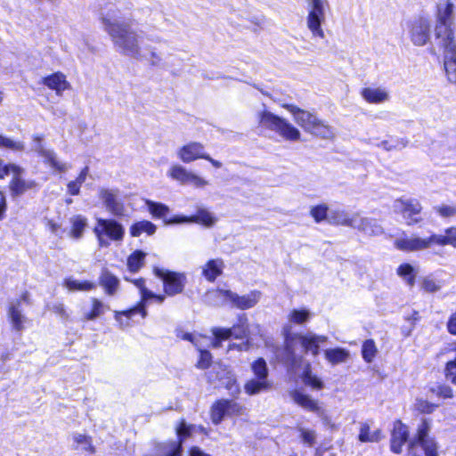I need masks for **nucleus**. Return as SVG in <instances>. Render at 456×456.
Instances as JSON below:
<instances>
[{
  "label": "nucleus",
  "mask_w": 456,
  "mask_h": 456,
  "mask_svg": "<svg viewBox=\"0 0 456 456\" xmlns=\"http://www.w3.org/2000/svg\"><path fill=\"white\" fill-rule=\"evenodd\" d=\"M433 244H436L435 240H433V234L424 239L412 236L410 238L397 239L395 241L396 248L408 252L424 250L429 248Z\"/></svg>",
  "instance_id": "obj_17"
},
{
  "label": "nucleus",
  "mask_w": 456,
  "mask_h": 456,
  "mask_svg": "<svg viewBox=\"0 0 456 456\" xmlns=\"http://www.w3.org/2000/svg\"><path fill=\"white\" fill-rule=\"evenodd\" d=\"M224 262L221 259L209 260L203 268V275L209 281H214L222 273Z\"/></svg>",
  "instance_id": "obj_33"
},
{
  "label": "nucleus",
  "mask_w": 456,
  "mask_h": 456,
  "mask_svg": "<svg viewBox=\"0 0 456 456\" xmlns=\"http://www.w3.org/2000/svg\"><path fill=\"white\" fill-rule=\"evenodd\" d=\"M382 438V434L380 429H376L373 432H370V428L368 423H361L360 430L358 435V439L362 443H375L379 442Z\"/></svg>",
  "instance_id": "obj_34"
},
{
  "label": "nucleus",
  "mask_w": 456,
  "mask_h": 456,
  "mask_svg": "<svg viewBox=\"0 0 456 456\" xmlns=\"http://www.w3.org/2000/svg\"><path fill=\"white\" fill-rule=\"evenodd\" d=\"M310 317V313L308 310L302 309V310H293L289 316V320L290 322L296 323V324H303L305 323Z\"/></svg>",
  "instance_id": "obj_54"
},
{
  "label": "nucleus",
  "mask_w": 456,
  "mask_h": 456,
  "mask_svg": "<svg viewBox=\"0 0 456 456\" xmlns=\"http://www.w3.org/2000/svg\"><path fill=\"white\" fill-rule=\"evenodd\" d=\"M414 407L420 413L429 414L435 411L437 405L424 399H417Z\"/></svg>",
  "instance_id": "obj_57"
},
{
  "label": "nucleus",
  "mask_w": 456,
  "mask_h": 456,
  "mask_svg": "<svg viewBox=\"0 0 456 456\" xmlns=\"http://www.w3.org/2000/svg\"><path fill=\"white\" fill-rule=\"evenodd\" d=\"M137 314H141L142 317L145 318L147 311L142 306L136 305L126 311H115V320L119 323L121 329H125L130 326V319Z\"/></svg>",
  "instance_id": "obj_27"
},
{
  "label": "nucleus",
  "mask_w": 456,
  "mask_h": 456,
  "mask_svg": "<svg viewBox=\"0 0 456 456\" xmlns=\"http://www.w3.org/2000/svg\"><path fill=\"white\" fill-rule=\"evenodd\" d=\"M446 327L450 334L456 336V311L449 317Z\"/></svg>",
  "instance_id": "obj_64"
},
{
  "label": "nucleus",
  "mask_w": 456,
  "mask_h": 456,
  "mask_svg": "<svg viewBox=\"0 0 456 456\" xmlns=\"http://www.w3.org/2000/svg\"><path fill=\"white\" fill-rule=\"evenodd\" d=\"M125 279L126 281H130L139 289L141 293V301L136 306H142L143 309H146V303L150 299V297L153 296V292H151L145 287V280L142 278L135 280H128L127 278Z\"/></svg>",
  "instance_id": "obj_41"
},
{
  "label": "nucleus",
  "mask_w": 456,
  "mask_h": 456,
  "mask_svg": "<svg viewBox=\"0 0 456 456\" xmlns=\"http://www.w3.org/2000/svg\"><path fill=\"white\" fill-rule=\"evenodd\" d=\"M435 209L443 217L456 216V208L452 206L442 205L436 207Z\"/></svg>",
  "instance_id": "obj_63"
},
{
  "label": "nucleus",
  "mask_w": 456,
  "mask_h": 456,
  "mask_svg": "<svg viewBox=\"0 0 456 456\" xmlns=\"http://www.w3.org/2000/svg\"><path fill=\"white\" fill-rule=\"evenodd\" d=\"M106 310H109V306L104 305L99 299L92 298V310L90 312L84 313V319L86 321H93L96 318L101 317Z\"/></svg>",
  "instance_id": "obj_38"
},
{
  "label": "nucleus",
  "mask_w": 456,
  "mask_h": 456,
  "mask_svg": "<svg viewBox=\"0 0 456 456\" xmlns=\"http://www.w3.org/2000/svg\"><path fill=\"white\" fill-rule=\"evenodd\" d=\"M225 407L227 417L240 416L244 412L243 406L233 400L225 399Z\"/></svg>",
  "instance_id": "obj_55"
},
{
  "label": "nucleus",
  "mask_w": 456,
  "mask_h": 456,
  "mask_svg": "<svg viewBox=\"0 0 456 456\" xmlns=\"http://www.w3.org/2000/svg\"><path fill=\"white\" fill-rule=\"evenodd\" d=\"M146 54V57H142V60L147 61L151 66L164 68L165 63L161 55L153 49L142 50Z\"/></svg>",
  "instance_id": "obj_51"
},
{
  "label": "nucleus",
  "mask_w": 456,
  "mask_h": 456,
  "mask_svg": "<svg viewBox=\"0 0 456 456\" xmlns=\"http://www.w3.org/2000/svg\"><path fill=\"white\" fill-rule=\"evenodd\" d=\"M329 208L327 205L321 204L315 207H313L310 210V215L314 219L316 223H321L324 220L329 221Z\"/></svg>",
  "instance_id": "obj_49"
},
{
  "label": "nucleus",
  "mask_w": 456,
  "mask_h": 456,
  "mask_svg": "<svg viewBox=\"0 0 456 456\" xmlns=\"http://www.w3.org/2000/svg\"><path fill=\"white\" fill-rule=\"evenodd\" d=\"M408 436L409 431L407 426L400 420L395 421L391 435V451L395 453H401L403 445L406 443Z\"/></svg>",
  "instance_id": "obj_21"
},
{
  "label": "nucleus",
  "mask_w": 456,
  "mask_h": 456,
  "mask_svg": "<svg viewBox=\"0 0 456 456\" xmlns=\"http://www.w3.org/2000/svg\"><path fill=\"white\" fill-rule=\"evenodd\" d=\"M297 430L299 433V438L305 444L308 446H314L315 444L316 433L314 429L298 426Z\"/></svg>",
  "instance_id": "obj_46"
},
{
  "label": "nucleus",
  "mask_w": 456,
  "mask_h": 456,
  "mask_svg": "<svg viewBox=\"0 0 456 456\" xmlns=\"http://www.w3.org/2000/svg\"><path fill=\"white\" fill-rule=\"evenodd\" d=\"M217 218L214 216V215L207 209L201 208L199 209L196 215L191 216H185L182 215H177L172 216L171 219L167 220L166 224L167 225L172 224H180L185 223H196L201 224L206 227H212L216 223Z\"/></svg>",
  "instance_id": "obj_14"
},
{
  "label": "nucleus",
  "mask_w": 456,
  "mask_h": 456,
  "mask_svg": "<svg viewBox=\"0 0 456 456\" xmlns=\"http://www.w3.org/2000/svg\"><path fill=\"white\" fill-rule=\"evenodd\" d=\"M98 197L110 214L117 217L125 216V205L120 198V191L118 188L100 187L98 189Z\"/></svg>",
  "instance_id": "obj_11"
},
{
  "label": "nucleus",
  "mask_w": 456,
  "mask_h": 456,
  "mask_svg": "<svg viewBox=\"0 0 456 456\" xmlns=\"http://www.w3.org/2000/svg\"><path fill=\"white\" fill-rule=\"evenodd\" d=\"M178 158L184 163H190L205 157V147L202 143L191 142L177 151Z\"/></svg>",
  "instance_id": "obj_19"
},
{
  "label": "nucleus",
  "mask_w": 456,
  "mask_h": 456,
  "mask_svg": "<svg viewBox=\"0 0 456 456\" xmlns=\"http://www.w3.org/2000/svg\"><path fill=\"white\" fill-rule=\"evenodd\" d=\"M99 283L104 288L106 294L113 296L119 288V280L108 269H103L99 277Z\"/></svg>",
  "instance_id": "obj_26"
},
{
  "label": "nucleus",
  "mask_w": 456,
  "mask_h": 456,
  "mask_svg": "<svg viewBox=\"0 0 456 456\" xmlns=\"http://www.w3.org/2000/svg\"><path fill=\"white\" fill-rule=\"evenodd\" d=\"M24 170L20 167V172L12 174V179L10 183V191L12 196H20L25 193L27 191L31 190L37 186V183L32 180H24L21 178V175Z\"/></svg>",
  "instance_id": "obj_22"
},
{
  "label": "nucleus",
  "mask_w": 456,
  "mask_h": 456,
  "mask_svg": "<svg viewBox=\"0 0 456 456\" xmlns=\"http://www.w3.org/2000/svg\"><path fill=\"white\" fill-rule=\"evenodd\" d=\"M94 232L101 248H108L110 241L121 242L125 237L124 226L115 219L97 218Z\"/></svg>",
  "instance_id": "obj_5"
},
{
  "label": "nucleus",
  "mask_w": 456,
  "mask_h": 456,
  "mask_svg": "<svg viewBox=\"0 0 456 456\" xmlns=\"http://www.w3.org/2000/svg\"><path fill=\"white\" fill-rule=\"evenodd\" d=\"M102 21L118 53L140 61L146 57L139 45V35L128 22L120 21L115 14L110 13L102 17Z\"/></svg>",
  "instance_id": "obj_1"
},
{
  "label": "nucleus",
  "mask_w": 456,
  "mask_h": 456,
  "mask_svg": "<svg viewBox=\"0 0 456 456\" xmlns=\"http://www.w3.org/2000/svg\"><path fill=\"white\" fill-rule=\"evenodd\" d=\"M258 118L263 127L275 132L283 139L292 142L300 140V131L288 120L268 110L259 112Z\"/></svg>",
  "instance_id": "obj_3"
},
{
  "label": "nucleus",
  "mask_w": 456,
  "mask_h": 456,
  "mask_svg": "<svg viewBox=\"0 0 456 456\" xmlns=\"http://www.w3.org/2000/svg\"><path fill=\"white\" fill-rule=\"evenodd\" d=\"M198 349L200 354L196 367L201 370L208 369L211 365L212 355L208 351L201 349L200 345L199 346Z\"/></svg>",
  "instance_id": "obj_56"
},
{
  "label": "nucleus",
  "mask_w": 456,
  "mask_h": 456,
  "mask_svg": "<svg viewBox=\"0 0 456 456\" xmlns=\"http://www.w3.org/2000/svg\"><path fill=\"white\" fill-rule=\"evenodd\" d=\"M71 236L75 239H79L84 232L85 227L86 226V218L83 217L82 216H74L71 219Z\"/></svg>",
  "instance_id": "obj_44"
},
{
  "label": "nucleus",
  "mask_w": 456,
  "mask_h": 456,
  "mask_svg": "<svg viewBox=\"0 0 456 456\" xmlns=\"http://www.w3.org/2000/svg\"><path fill=\"white\" fill-rule=\"evenodd\" d=\"M441 288V282L430 276L425 277L421 283V289L428 293H435L438 291Z\"/></svg>",
  "instance_id": "obj_53"
},
{
  "label": "nucleus",
  "mask_w": 456,
  "mask_h": 456,
  "mask_svg": "<svg viewBox=\"0 0 456 456\" xmlns=\"http://www.w3.org/2000/svg\"><path fill=\"white\" fill-rule=\"evenodd\" d=\"M167 175L182 184L190 183L198 188L204 187L208 184V182L205 179L188 171L185 167L178 164L173 165L169 168Z\"/></svg>",
  "instance_id": "obj_15"
},
{
  "label": "nucleus",
  "mask_w": 456,
  "mask_h": 456,
  "mask_svg": "<svg viewBox=\"0 0 456 456\" xmlns=\"http://www.w3.org/2000/svg\"><path fill=\"white\" fill-rule=\"evenodd\" d=\"M355 223L353 228L370 236H377L383 233V228L376 219L361 216L358 212L354 213Z\"/></svg>",
  "instance_id": "obj_20"
},
{
  "label": "nucleus",
  "mask_w": 456,
  "mask_h": 456,
  "mask_svg": "<svg viewBox=\"0 0 456 456\" xmlns=\"http://www.w3.org/2000/svg\"><path fill=\"white\" fill-rule=\"evenodd\" d=\"M42 141V135L36 134L33 136L32 151H36L40 157L49 149L44 146Z\"/></svg>",
  "instance_id": "obj_62"
},
{
  "label": "nucleus",
  "mask_w": 456,
  "mask_h": 456,
  "mask_svg": "<svg viewBox=\"0 0 456 456\" xmlns=\"http://www.w3.org/2000/svg\"><path fill=\"white\" fill-rule=\"evenodd\" d=\"M377 354V347L372 339L366 340L362 346V358L367 362H371Z\"/></svg>",
  "instance_id": "obj_48"
},
{
  "label": "nucleus",
  "mask_w": 456,
  "mask_h": 456,
  "mask_svg": "<svg viewBox=\"0 0 456 456\" xmlns=\"http://www.w3.org/2000/svg\"><path fill=\"white\" fill-rule=\"evenodd\" d=\"M283 108L292 114L295 122L305 132L322 139H331L334 137L333 128L323 120L318 118L315 114L292 104H284Z\"/></svg>",
  "instance_id": "obj_2"
},
{
  "label": "nucleus",
  "mask_w": 456,
  "mask_h": 456,
  "mask_svg": "<svg viewBox=\"0 0 456 456\" xmlns=\"http://www.w3.org/2000/svg\"><path fill=\"white\" fill-rule=\"evenodd\" d=\"M433 240L436 245H452L456 247V228L452 227L445 231V235L433 234Z\"/></svg>",
  "instance_id": "obj_42"
},
{
  "label": "nucleus",
  "mask_w": 456,
  "mask_h": 456,
  "mask_svg": "<svg viewBox=\"0 0 456 456\" xmlns=\"http://www.w3.org/2000/svg\"><path fill=\"white\" fill-rule=\"evenodd\" d=\"M254 379L248 380L244 390L248 395H255L261 392L269 391L272 388V382L268 379V368L263 358H258L251 365Z\"/></svg>",
  "instance_id": "obj_7"
},
{
  "label": "nucleus",
  "mask_w": 456,
  "mask_h": 456,
  "mask_svg": "<svg viewBox=\"0 0 456 456\" xmlns=\"http://www.w3.org/2000/svg\"><path fill=\"white\" fill-rule=\"evenodd\" d=\"M210 416L211 420L215 425L220 424L224 417H227L225 399L218 400L212 405Z\"/></svg>",
  "instance_id": "obj_37"
},
{
  "label": "nucleus",
  "mask_w": 456,
  "mask_h": 456,
  "mask_svg": "<svg viewBox=\"0 0 456 456\" xmlns=\"http://www.w3.org/2000/svg\"><path fill=\"white\" fill-rule=\"evenodd\" d=\"M410 39L416 46L425 45L430 39V22L425 18L415 20L410 27Z\"/></svg>",
  "instance_id": "obj_16"
},
{
  "label": "nucleus",
  "mask_w": 456,
  "mask_h": 456,
  "mask_svg": "<svg viewBox=\"0 0 456 456\" xmlns=\"http://www.w3.org/2000/svg\"><path fill=\"white\" fill-rule=\"evenodd\" d=\"M65 286L69 290H92L96 287L94 282L88 281H79L72 279H67Z\"/></svg>",
  "instance_id": "obj_45"
},
{
  "label": "nucleus",
  "mask_w": 456,
  "mask_h": 456,
  "mask_svg": "<svg viewBox=\"0 0 456 456\" xmlns=\"http://www.w3.org/2000/svg\"><path fill=\"white\" fill-rule=\"evenodd\" d=\"M146 205L150 213L157 218H162L164 223L166 224L167 220L171 219L172 217L167 218V214L169 213V208L162 203L154 202L151 200H147Z\"/></svg>",
  "instance_id": "obj_36"
},
{
  "label": "nucleus",
  "mask_w": 456,
  "mask_h": 456,
  "mask_svg": "<svg viewBox=\"0 0 456 456\" xmlns=\"http://www.w3.org/2000/svg\"><path fill=\"white\" fill-rule=\"evenodd\" d=\"M212 333L215 337L212 341L213 347L221 346L222 340L228 339L232 336V330L224 328H214L212 329Z\"/></svg>",
  "instance_id": "obj_47"
},
{
  "label": "nucleus",
  "mask_w": 456,
  "mask_h": 456,
  "mask_svg": "<svg viewBox=\"0 0 456 456\" xmlns=\"http://www.w3.org/2000/svg\"><path fill=\"white\" fill-rule=\"evenodd\" d=\"M230 330H232V337H234L236 338H244L247 335L248 330L247 317L244 314L242 316H240L239 318V323L236 325H233L232 328H231Z\"/></svg>",
  "instance_id": "obj_50"
},
{
  "label": "nucleus",
  "mask_w": 456,
  "mask_h": 456,
  "mask_svg": "<svg viewBox=\"0 0 456 456\" xmlns=\"http://www.w3.org/2000/svg\"><path fill=\"white\" fill-rule=\"evenodd\" d=\"M0 148L8 149L13 151H24V143L20 141H14L9 137L0 134Z\"/></svg>",
  "instance_id": "obj_52"
},
{
  "label": "nucleus",
  "mask_w": 456,
  "mask_h": 456,
  "mask_svg": "<svg viewBox=\"0 0 456 456\" xmlns=\"http://www.w3.org/2000/svg\"><path fill=\"white\" fill-rule=\"evenodd\" d=\"M157 227L150 221L142 220L133 224L130 227V234L133 237H139L142 233L152 235L155 233Z\"/></svg>",
  "instance_id": "obj_35"
},
{
  "label": "nucleus",
  "mask_w": 456,
  "mask_h": 456,
  "mask_svg": "<svg viewBox=\"0 0 456 456\" xmlns=\"http://www.w3.org/2000/svg\"><path fill=\"white\" fill-rule=\"evenodd\" d=\"M303 381L306 386L315 389H321L323 386L322 382L316 376L312 375L311 371L307 370L304 373Z\"/></svg>",
  "instance_id": "obj_59"
},
{
  "label": "nucleus",
  "mask_w": 456,
  "mask_h": 456,
  "mask_svg": "<svg viewBox=\"0 0 456 456\" xmlns=\"http://www.w3.org/2000/svg\"><path fill=\"white\" fill-rule=\"evenodd\" d=\"M20 301L17 300L12 303L8 311V315L14 330L20 331L23 329L25 322V316L21 314L20 309Z\"/></svg>",
  "instance_id": "obj_32"
},
{
  "label": "nucleus",
  "mask_w": 456,
  "mask_h": 456,
  "mask_svg": "<svg viewBox=\"0 0 456 456\" xmlns=\"http://www.w3.org/2000/svg\"><path fill=\"white\" fill-rule=\"evenodd\" d=\"M327 341L325 336H303L300 338L301 346L305 352H311L313 355L316 356L319 354L320 345Z\"/></svg>",
  "instance_id": "obj_29"
},
{
  "label": "nucleus",
  "mask_w": 456,
  "mask_h": 456,
  "mask_svg": "<svg viewBox=\"0 0 456 456\" xmlns=\"http://www.w3.org/2000/svg\"><path fill=\"white\" fill-rule=\"evenodd\" d=\"M154 274L162 280L166 295L173 297L183 292L186 284L184 273L155 267Z\"/></svg>",
  "instance_id": "obj_10"
},
{
  "label": "nucleus",
  "mask_w": 456,
  "mask_h": 456,
  "mask_svg": "<svg viewBox=\"0 0 456 456\" xmlns=\"http://www.w3.org/2000/svg\"><path fill=\"white\" fill-rule=\"evenodd\" d=\"M393 209L403 216L408 225H413L422 221L419 216L422 206L417 199L400 198L394 201Z\"/></svg>",
  "instance_id": "obj_8"
},
{
  "label": "nucleus",
  "mask_w": 456,
  "mask_h": 456,
  "mask_svg": "<svg viewBox=\"0 0 456 456\" xmlns=\"http://www.w3.org/2000/svg\"><path fill=\"white\" fill-rule=\"evenodd\" d=\"M291 397L296 403L304 409L318 414L321 413V407L318 405V402L311 398L309 395L298 391H294L291 393Z\"/></svg>",
  "instance_id": "obj_30"
},
{
  "label": "nucleus",
  "mask_w": 456,
  "mask_h": 456,
  "mask_svg": "<svg viewBox=\"0 0 456 456\" xmlns=\"http://www.w3.org/2000/svg\"><path fill=\"white\" fill-rule=\"evenodd\" d=\"M309 12L307 15V28L312 32L313 37L324 38V31L322 28V23L325 20V8L329 4L327 0H308Z\"/></svg>",
  "instance_id": "obj_9"
},
{
  "label": "nucleus",
  "mask_w": 456,
  "mask_h": 456,
  "mask_svg": "<svg viewBox=\"0 0 456 456\" xmlns=\"http://www.w3.org/2000/svg\"><path fill=\"white\" fill-rule=\"evenodd\" d=\"M223 372L224 376L219 378L221 385L229 391V394L232 396H238L240 393V387L237 382L235 375L228 370H223Z\"/></svg>",
  "instance_id": "obj_31"
},
{
  "label": "nucleus",
  "mask_w": 456,
  "mask_h": 456,
  "mask_svg": "<svg viewBox=\"0 0 456 456\" xmlns=\"http://www.w3.org/2000/svg\"><path fill=\"white\" fill-rule=\"evenodd\" d=\"M396 273L410 287L414 286L416 274L414 273L412 265L410 264H403L399 265Z\"/></svg>",
  "instance_id": "obj_43"
},
{
  "label": "nucleus",
  "mask_w": 456,
  "mask_h": 456,
  "mask_svg": "<svg viewBox=\"0 0 456 456\" xmlns=\"http://www.w3.org/2000/svg\"><path fill=\"white\" fill-rule=\"evenodd\" d=\"M181 447L182 441H170L157 444L154 446L152 452L147 453L143 456H180Z\"/></svg>",
  "instance_id": "obj_23"
},
{
  "label": "nucleus",
  "mask_w": 456,
  "mask_h": 456,
  "mask_svg": "<svg viewBox=\"0 0 456 456\" xmlns=\"http://www.w3.org/2000/svg\"><path fill=\"white\" fill-rule=\"evenodd\" d=\"M146 254L141 250L132 253L126 262L127 268L132 273L138 272L144 265Z\"/></svg>",
  "instance_id": "obj_39"
},
{
  "label": "nucleus",
  "mask_w": 456,
  "mask_h": 456,
  "mask_svg": "<svg viewBox=\"0 0 456 456\" xmlns=\"http://www.w3.org/2000/svg\"><path fill=\"white\" fill-rule=\"evenodd\" d=\"M208 296H213L216 299L222 301V305L230 304L232 307L240 310H247L254 307L261 298V292L252 290L249 293L240 296L229 289H216L209 292Z\"/></svg>",
  "instance_id": "obj_6"
},
{
  "label": "nucleus",
  "mask_w": 456,
  "mask_h": 456,
  "mask_svg": "<svg viewBox=\"0 0 456 456\" xmlns=\"http://www.w3.org/2000/svg\"><path fill=\"white\" fill-rule=\"evenodd\" d=\"M348 356V351L343 348L328 349L325 351L326 359L333 365L345 362Z\"/></svg>",
  "instance_id": "obj_40"
},
{
  "label": "nucleus",
  "mask_w": 456,
  "mask_h": 456,
  "mask_svg": "<svg viewBox=\"0 0 456 456\" xmlns=\"http://www.w3.org/2000/svg\"><path fill=\"white\" fill-rule=\"evenodd\" d=\"M453 7V4L450 1H444L437 4L436 23L435 27L436 42L455 39Z\"/></svg>",
  "instance_id": "obj_4"
},
{
  "label": "nucleus",
  "mask_w": 456,
  "mask_h": 456,
  "mask_svg": "<svg viewBox=\"0 0 456 456\" xmlns=\"http://www.w3.org/2000/svg\"><path fill=\"white\" fill-rule=\"evenodd\" d=\"M285 360L292 368L297 367L301 362V356H297L294 354L289 343H287L285 346Z\"/></svg>",
  "instance_id": "obj_58"
},
{
  "label": "nucleus",
  "mask_w": 456,
  "mask_h": 456,
  "mask_svg": "<svg viewBox=\"0 0 456 456\" xmlns=\"http://www.w3.org/2000/svg\"><path fill=\"white\" fill-rule=\"evenodd\" d=\"M436 43L443 50L444 67L448 80L451 83H456V40L452 39Z\"/></svg>",
  "instance_id": "obj_12"
},
{
  "label": "nucleus",
  "mask_w": 456,
  "mask_h": 456,
  "mask_svg": "<svg viewBox=\"0 0 456 456\" xmlns=\"http://www.w3.org/2000/svg\"><path fill=\"white\" fill-rule=\"evenodd\" d=\"M430 424L428 419H423L418 428L417 439L410 444V452L412 453L417 444H419L425 452L426 456H438L437 444L435 440L428 436Z\"/></svg>",
  "instance_id": "obj_13"
},
{
  "label": "nucleus",
  "mask_w": 456,
  "mask_h": 456,
  "mask_svg": "<svg viewBox=\"0 0 456 456\" xmlns=\"http://www.w3.org/2000/svg\"><path fill=\"white\" fill-rule=\"evenodd\" d=\"M41 157L44 159L45 164L60 173H65L71 167L69 163L60 160L57 153L53 149H48Z\"/></svg>",
  "instance_id": "obj_28"
},
{
  "label": "nucleus",
  "mask_w": 456,
  "mask_h": 456,
  "mask_svg": "<svg viewBox=\"0 0 456 456\" xmlns=\"http://www.w3.org/2000/svg\"><path fill=\"white\" fill-rule=\"evenodd\" d=\"M41 83L48 89L54 91L55 94L59 97L62 96L64 91L71 87L66 76L60 71L44 77Z\"/></svg>",
  "instance_id": "obj_18"
},
{
  "label": "nucleus",
  "mask_w": 456,
  "mask_h": 456,
  "mask_svg": "<svg viewBox=\"0 0 456 456\" xmlns=\"http://www.w3.org/2000/svg\"><path fill=\"white\" fill-rule=\"evenodd\" d=\"M362 97L369 103L379 104L388 101L389 94L381 87H366L361 92Z\"/></svg>",
  "instance_id": "obj_25"
},
{
  "label": "nucleus",
  "mask_w": 456,
  "mask_h": 456,
  "mask_svg": "<svg viewBox=\"0 0 456 456\" xmlns=\"http://www.w3.org/2000/svg\"><path fill=\"white\" fill-rule=\"evenodd\" d=\"M445 376L452 383L456 385V356L455 359L446 363Z\"/></svg>",
  "instance_id": "obj_61"
},
{
  "label": "nucleus",
  "mask_w": 456,
  "mask_h": 456,
  "mask_svg": "<svg viewBox=\"0 0 456 456\" xmlns=\"http://www.w3.org/2000/svg\"><path fill=\"white\" fill-rule=\"evenodd\" d=\"M20 167L15 164H4V160L0 159V179L4 178L10 174H13L15 172H20Z\"/></svg>",
  "instance_id": "obj_60"
},
{
  "label": "nucleus",
  "mask_w": 456,
  "mask_h": 456,
  "mask_svg": "<svg viewBox=\"0 0 456 456\" xmlns=\"http://www.w3.org/2000/svg\"><path fill=\"white\" fill-rule=\"evenodd\" d=\"M329 223L353 228L355 225L354 213L350 214L343 209H330L329 212Z\"/></svg>",
  "instance_id": "obj_24"
}]
</instances>
